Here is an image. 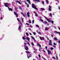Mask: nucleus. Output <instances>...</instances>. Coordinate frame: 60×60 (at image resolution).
<instances>
[{
  "label": "nucleus",
  "instance_id": "obj_1",
  "mask_svg": "<svg viewBox=\"0 0 60 60\" xmlns=\"http://www.w3.org/2000/svg\"><path fill=\"white\" fill-rule=\"evenodd\" d=\"M26 52L27 53V56L28 58H29L30 57H31L32 56L31 54H30V52L28 51H26L25 52Z\"/></svg>",
  "mask_w": 60,
  "mask_h": 60
},
{
  "label": "nucleus",
  "instance_id": "obj_2",
  "mask_svg": "<svg viewBox=\"0 0 60 60\" xmlns=\"http://www.w3.org/2000/svg\"><path fill=\"white\" fill-rule=\"evenodd\" d=\"M8 4H9L8 3H5L4 4V5H5V6L6 7H8V9L9 10V11H13V10H12V9L11 8H10L8 7V6L7 5H8Z\"/></svg>",
  "mask_w": 60,
  "mask_h": 60
},
{
  "label": "nucleus",
  "instance_id": "obj_3",
  "mask_svg": "<svg viewBox=\"0 0 60 60\" xmlns=\"http://www.w3.org/2000/svg\"><path fill=\"white\" fill-rule=\"evenodd\" d=\"M32 7L33 8H34L35 9H36V10H38V9L35 7V4H32Z\"/></svg>",
  "mask_w": 60,
  "mask_h": 60
},
{
  "label": "nucleus",
  "instance_id": "obj_4",
  "mask_svg": "<svg viewBox=\"0 0 60 60\" xmlns=\"http://www.w3.org/2000/svg\"><path fill=\"white\" fill-rule=\"evenodd\" d=\"M43 23L46 26H49V24L48 23V22L45 21L43 22Z\"/></svg>",
  "mask_w": 60,
  "mask_h": 60
},
{
  "label": "nucleus",
  "instance_id": "obj_5",
  "mask_svg": "<svg viewBox=\"0 0 60 60\" xmlns=\"http://www.w3.org/2000/svg\"><path fill=\"white\" fill-rule=\"evenodd\" d=\"M24 46L25 47V49L26 50H28V49H29L28 48V46L25 45H24Z\"/></svg>",
  "mask_w": 60,
  "mask_h": 60
},
{
  "label": "nucleus",
  "instance_id": "obj_6",
  "mask_svg": "<svg viewBox=\"0 0 60 60\" xmlns=\"http://www.w3.org/2000/svg\"><path fill=\"white\" fill-rule=\"evenodd\" d=\"M49 45H50V46H52V41L50 40H49Z\"/></svg>",
  "mask_w": 60,
  "mask_h": 60
},
{
  "label": "nucleus",
  "instance_id": "obj_7",
  "mask_svg": "<svg viewBox=\"0 0 60 60\" xmlns=\"http://www.w3.org/2000/svg\"><path fill=\"white\" fill-rule=\"evenodd\" d=\"M39 38L41 40H44L45 39V38L43 37H40Z\"/></svg>",
  "mask_w": 60,
  "mask_h": 60
},
{
  "label": "nucleus",
  "instance_id": "obj_8",
  "mask_svg": "<svg viewBox=\"0 0 60 60\" xmlns=\"http://www.w3.org/2000/svg\"><path fill=\"white\" fill-rule=\"evenodd\" d=\"M49 10L50 11H51V9H52V7H51V6H49Z\"/></svg>",
  "mask_w": 60,
  "mask_h": 60
},
{
  "label": "nucleus",
  "instance_id": "obj_9",
  "mask_svg": "<svg viewBox=\"0 0 60 60\" xmlns=\"http://www.w3.org/2000/svg\"><path fill=\"white\" fill-rule=\"evenodd\" d=\"M18 29H19V30L20 32H21V26L20 25L19 27L18 28Z\"/></svg>",
  "mask_w": 60,
  "mask_h": 60
},
{
  "label": "nucleus",
  "instance_id": "obj_10",
  "mask_svg": "<svg viewBox=\"0 0 60 60\" xmlns=\"http://www.w3.org/2000/svg\"><path fill=\"white\" fill-rule=\"evenodd\" d=\"M14 14H15V15H16V17H18V15L17 14V13H16V12H14Z\"/></svg>",
  "mask_w": 60,
  "mask_h": 60
},
{
  "label": "nucleus",
  "instance_id": "obj_11",
  "mask_svg": "<svg viewBox=\"0 0 60 60\" xmlns=\"http://www.w3.org/2000/svg\"><path fill=\"white\" fill-rule=\"evenodd\" d=\"M26 1L28 2L29 4H31V2H30V1L29 0H26Z\"/></svg>",
  "mask_w": 60,
  "mask_h": 60
},
{
  "label": "nucleus",
  "instance_id": "obj_12",
  "mask_svg": "<svg viewBox=\"0 0 60 60\" xmlns=\"http://www.w3.org/2000/svg\"><path fill=\"white\" fill-rule=\"evenodd\" d=\"M16 2L17 3H19V4H21V3L18 1H16Z\"/></svg>",
  "mask_w": 60,
  "mask_h": 60
},
{
  "label": "nucleus",
  "instance_id": "obj_13",
  "mask_svg": "<svg viewBox=\"0 0 60 60\" xmlns=\"http://www.w3.org/2000/svg\"><path fill=\"white\" fill-rule=\"evenodd\" d=\"M26 40H27L29 41H30V38L28 37H27L26 38Z\"/></svg>",
  "mask_w": 60,
  "mask_h": 60
},
{
  "label": "nucleus",
  "instance_id": "obj_14",
  "mask_svg": "<svg viewBox=\"0 0 60 60\" xmlns=\"http://www.w3.org/2000/svg\"><path fill=\"white\" fill-rule=\"evenodd\" d=\"M27 14L28 17H30V15H30V13H29V12H28L27 13Z\"/></svg>",
  "mask_w": 60,
  "mask_h": 60
},
{
  "label": "nucleus",
  "instance_id": "obj_15",
  "mask_svg": "<svg viewBox=\"0 0 60 60\" xmlns=\"http://www.w3.org/2000/svg\"><path fill=\"white\" fill-rule=\"evenodd\" d=\"M47 51L48 52V54H51V52H50V51H49V50H48Z\"/></svg>",
  "mask_w": 60,
  "mask_h": 60
},
{
  "label": "nucleus",
  "instance_id": "obj_16",
  "mask_svg": "<svg viewBox=\"0 0 60 60\" xmlns=\"http://www.w3.org/2000/svg\"><path fill=\"white\" fill-rule=\"evenodd\" d=\"M49 28H48L47 27H46L45 29V31H47V30H49Z\"/></svg>",
  "mask_w": 60,
  "mask_h": 60
},
{
  "label": "nucleus",
  "instance_id": "obj_17",
  "mask_svg": "<svg viewBox=\"0 0 60 60\" xmlns=\"http://www.w3.org/2000/svg\"><path fill=\"white\" fill-rule=\"evenodd\" d=\"M33 1H35L36 2V1H37V2H40V1L39 0H33Z\"/></svg>",
  "mask_w": 60,
  "mask_h": 60
},
{
  "label": "nucleus",
  "instance_id": "obj_18",
  "mask_svg": "<svg viewBox=\"0 0 60 60\" xmlns=\"http://www.w3.org/2000/svg\"><path fill=\"white\" fill-rule=\"evenodd\" d=\"M37 46H38H38H39V47H41V45H40L39 43H38L37 44Z\"/></svg>",
  "mask_w": 60,
  "mask_h": 60
},
{
  "label": "nucleus",
  "instance_id": "obj_19",
  "mask_svg": "<svg viewBox=\"0 0 60 60\" xmlns=\"http://www.w3.org/2000/svg\"><path fill=\"white\" fill-rule=\"evenodd\" d=\"M35 26H36V27H38L39 29H40V27H39V25H36Z\"/></svg>",
  "mask_w": 60,
  "mask_h": 60
},
{
  "label": "nucleus",
  "instance_id": "obj_20",
  "mask_svg": "<svg viewBox=\"0 0 60 60\" xmlns=\"http://www.w3.org/2000/svg\"><path fill=\"white\" fill-rule=\"evenodd\" d=\"M47 21H48V22H49H49H51V20H50L47 19Z\"/></svg>",
  "mask_w": 60,
  "mask_h": 60
},
{
  "label": "nucleus",
  "instance_id": "obj_21",
  "mask_svg": "<svg viewBox=\"0 0 60 60\" xmlns=\"http://www.w3.org/2000/svg\"><path fill=\"white\" fill-rule=\"evenodd\" d=\"M25 4H26V5H27V7L28 8V7H29V4H27V3H26V2H25Z\"/></svg>",
  "mask_w": 60,
  "mask_h": 60
},
{
  "label": "nucleus",
  "instance_id": "obj_22",
  "mask_svg": "<svg viewBox=\"0 0 60 60\" xmlns=\"http://www.w3.org/2000/svg\"><path fill=\"white\" fill-rule=\"evenodd\" d=\"M22 38L23 40H26V38H25L24 36H22Z\"/></svg>",
  "mask_w": 60,
  "mask_h": 60
},
{
  "label": "nucleus",
  "instance_id": "obj_23",
  "mask_svg": "<svg viewBox=\"0 0 60 60\" xmlns=\"http://www.w3.org/2000/svg\"><path fill=\"white\" fill-rule=\"evenodd\" d=\"M15 11H18V10L17 9V8L16 7L15 8Z\"/></svg>",
  "mask_w": 60,
  "mask_h": 60
},
{
  "label": "nucleus",
  "instance_id": "obj_24",
  "mask_svg": "<svg viewBox=\"0 0 60 60\" xmlns=\"http://www.w3.org/2000/svg\"><path fill=\"white\" fill-rule=\"evenodd\" d=\"M54 40H55L56 41H57V38H54Z\"/></svg>",
  "mask_w": 60,
  "mask_h": 60
},
{
  "label": "nucleus",
  "instance_id": "obj_25",
  "mask_svg": "<svg viewBox=\"0 0 60 60\" xmlns=\"http://www.w3.org/2000/svg\"><path fill=\"white\" fill-rule=\"evenodd\" d=\"M49 16H50L51 17H52V14H51V13H50V15H49Z\"/></svg>",
  "mask_w": 60,
  "mask_h": 60
},
{
  "label": "nucleus",
  "instance_id": "obj_26",
  "mask_svg": "<svg viewBox=\"0 0 60 60\" xmlns=\"http://www.w3.org/2000/svg\"><path fill=\"white\" fill-rule=\"evenodd\" d=\"M41 10H44L45 11V9H44V8H40Z\"/></svg>",
  "mask_w": 60,
  "mask_h": 60
},
{
  "label": "nucleus",
  "instance_id": "obj_27",
  "mask_svg": "<svg viewBox=\"0 0 60 60\" xmlns=\"http://www.w3.org/2000/svg\"><path fill=\"white\" fill-rule=\"evenodd\" d=\"M31 44L32 46H34V44L33 43V42H31Z\"/></svg>",
  "mask_w": 60,
  "mask_h": 60
},
{
  "label": "nucleus",
  "instance_id": "obj_28",
  "mask_svg": "<svg viewBox=\"0 0 60 60\" xmlns=\"http://www.w3.org/2000/svg\"><path fill=\"white\" fill-rule=\"evenodd\" d=\"M38 34H39L40 35H41V33L40 32H38Z\"/></svg>",
  "mask_w": 60,
  "mask_h": 60
},
{
  "label": "nucleus",
  "instance_id": "obj_29",
  "mask_svg": "<svg viewBox=\"0 0 60 60\" xmlns=\"http://www.w3.org/2000/svg\"><path fill=\"white\" fill-rule=\"evenodd\" d=\"M26 35L27 36H29V35L27 33H26Z\"/></svg>",
  "mask_w": 60,
  "mask_h": 60
},
{
  "label": "nucleus",
  "instance_id": "obj_30",
  "mask_svg": "<svg viewBox=\"0 0 60 60\" xmlns=\"http://www.w3.org/2000/svg\"><path fill=\"white\" fill-rule=\"evenodd\" d=\"M40 20L42 22H43V20L41 18H40Z\"/></svg>",
  "mask_w": 60,
  "mask_h": 60
},
{
  "label": "nucleus",
  "instance_id": "obj_31",
  "mask_svg": "<svg viewBox=\"0 0 60 60\" xmlns=\"http://www.w3.org/2000/svg\"><path fill=\"white\" fill-rule=\"evenodd\" d=\"M46 0V2L47 3V4H48V3H49V1H48V0Z\"/></svg>",
  "mask_w": 60,
  "mask_h": 60
},
{
  "label": "nucleus",
  "instance_id": "obj_32",
  "mask_svg": "<svg viewBox=\"0 0 60 60\" xmlns=\"http://www.w3.org/2000/svg\"><path fill=\"white\" fill-rule=\"evenodd\" d=\"M42 4L44 5V1H42Z\"/></svg>",
  "mask_w": 60,
  "mask_h": 60
},
{
  "label": "nucleus",
  "instance_id": "obj_33",
  "mask_svg": "<svg viewBox=\"0 0 60 60\" xmlns=\"http://www.w3.org/2000/svg\"><path fill=\"white\" fill-rule=\"evenodd\" d=\"M24 19V18H22V22H24V20H23V19Z\"/></svg>",
  "mask_w": 60,
  "mask_h": 60
},
{
  "label": "nucleus",
  "instance_id": "obj_34",
  "mask_svg": "<svg viewBox=\"0 0 60 60\" xmlns=\"http://www.w3.org/2000/svg\"><path fill=\"white\" fill-rule=\"evenodd\" d=\"M32 24H33L34 23V20H33L32 21Z\"/></svg>",
  "mask_w": 60,
  "mask_h": 60
},
{
  "label": "nucleus",
  "instance_id": "obj_35",
  "mask_svg": "<svg viewBox=\"0 0 60 60\" xmlns=\"http://www.w3.org/2000/svg\"><path fill=\"white\" fill-rule=\"evenodd\" d=\"M19 9H20V10H22V8H21V7H19Z\"/></svg>",
  "mask_w": 60,
  "mask_h": 60
},
{
  "label": "nucleus",
  "instance_id": "obj_36",
  "mask_svg": "<svg viewBox=\"0 0 60 60\" xmlns=\"http://www.w3.org/2000/svg\"><path fill=\"white\" fill-rule=\"evenodd\" d=\"M17 20H18V21L19 22H20V20H19V18L17 19Z\"/></svg>",
  "mask_w": 60,
  "mask_h": 60
},
{
  "label": "nucleus",
  "instance_id": "obj_37",
  "mask_svg": "<svg viewBox=\"0 0 60 60\" xmlns=\"http://www.w3.org/2000/svg\"><path fill=\"white\" fill-rule=\"evenodd\" d=\"M35 16H36V17H38V14H35Z\"/></svg>",
  "mask_w": 60,
  "mask_h": 60
},
{
  "label": "nucleus",
  "instance_id": "obj_38",
  "mask_svg": "<svg viewBox=\"0 0 60 60\" xmlns=\"http://www.w3.org/2000/svg\"><path fill=\"white\" fill-rule=\"evenodd\" d=\"M51 50H52V49H54V48L51 47L50 49Z\"/></svg>",
  "mask_w": 60,
  "mask_h": 60
},
{
  "label": "nucleus",
  "instance_id": "obj_39",
  "mask_svg": "<svg viewBox=\"0 0 60 60\" xmlns=\"http://www.w3.org/2000/svg\"><path fill=\"white\" fill-rule=\"evenodd\" d=\"M34 49L35 51H37V49H35V48H34Z\"/></svg>",
  "mask_w": 60,
  "mask_h": 60
},
{
  "label": "nucleus",
  "instance_id": "obj_40",
  "mask_svg": "<svg viewBox=\"0 0 60 60\" xmlns=\"http://www.w3.org/2000/svg\"><path fill=\"white\" fill-rule=\"evenodd\" d=\"M27 43L29 45V46H30V44L29 43V42H27Z\"/></svg>",
  "mask_w": 60,
  "mask_h": 60
},
{
  "label": "nucleus",
  "instance_id": "obj_41",
  "mask_svg": "<svg viewBox=\"0 0 60 60\" xmlns=\"http://www.w3.org/2000/svg\"><path fill=\"white\" fill-rule=\"evenodd\" d=\"M53 44L54 45H56V43L55 42H54L53 43Z\"/></svg>",
  "mask_w": 60,
  "mask_h": 60
},
{
  "label": "nucleus",
  "instance_id": "obj_42",
  "mask_svg": "<svg viewBox=\"0 0 60 60\" xmlns=\"http://www.w3.org/2000/svg\"><path fill=\"white\" fill-rule=\"evenodd\" d=\"M31 37L32 38L33 40H34V37H33L32 36H31Z\"/></svg>",
  "mask_w": 60,
  "mask_h": 60
},
{
  "label": "nucleus",
  "instance_id": "obj_43",
  "mask_svg": "<svg viewBox=\"0 0 60 60\" xmlns=\"http://www.w3.org/2000/svg\"><path fill=\"white\" fill-rule=\"evenodd\" d=\"M33 12H34V13H35V14H37V13L36 12H35V11H34Z\"/></svg>",
  "mask_w": 60,
  "mask_h": 60
},
{
  "label": "nucleus",
  "instance_id": "obj_44",
  "mask_svg": "<svg viewBox=\"0 0 60 60\" xmlns=\"http://www.w3.org/2000/svg\"><path fill=\"white\" fill-rule=\"evenodd\" d=\"M38 56H39V58H41V56L40 55H38Z\"/></svg>",
  "mask_w": 60,
  "mask_h": 60
},
{
  "label": "nucleus",
  "instance_id": "obj_45",
  "mask_svg": "<svg viewBox=\"0 0 60 60\" xmlns=\"http://www.w3.org/2000/svg\"><path fill=\"white\" fill-rule=\"evenodd\" d=\"M33 33L34 34V35H35V34H36V33L35 32H33Z\"/></svg>",
  "mask_w": 60,
  "mask_h": 60
},
{
  "label": "nucleus",
  "instance_id": "obj_46",
  "mask_svg": "<svg viewBox=\"0 0 60 60\" xmlns=\"http://www.w3.org/2000/svg\"><path fill=\"white\" fill-rule=\"evenodd\" d=\"M52 58H53V59H56V58H55L54 57H52Z\"/></svg>",
  "mask_w": 60,
  "mask_h": 60
},
{
  "label": "nucleus",
  "instance_id": "obj_47",
  "mask_svg": "<svg viewBox=\"0 0 60 60\" xmlns=\"http://www.w3.org/2000/svg\"><path fill=\"white\" fill-rule=\"evenodd\" d=\"M54 33H58V32H57L56 31H55L54 32Z\"/></svg>",
  "mask_w": 60,
  "mask_h": 60
},
{
  "label": "nucleus",
  "instance_id": "obj_48",
  "mask_svg": "<svg viewBox=\"0 0 60 60\" xmlns=\"http://www.w3.org/2000/svg\"><path fill=\"white\" fill-rule=\"evenodd\" d=\"M44 17L47 20V19H48L47 18V17H45V16H44Z\"/></svg>",
  "mask_w": 60,
  "mask_h": 60
},
{
  "label": "nucleus",
  "instance_id": "obj_49",
  "mask_svg": "<svg viewBox=\"0 0 60 60\" xmlns=\"http://www.w3.org/2000/svg\"><path fill=\"white\" fill-rule=\"evenodd\" d=\"M29 23H31V20H29Z\"/></svg>",
  "mask_w": 60,
  "mask_h": 60
},
{
  "label": "nucleus",
  "instance_id": "obj_50",
  "mask_svg": "<svg viewBox=\"0 0 60 60\" xmlns=\"http://www.w3.org/2000/svg\"><path fill=\"white\" fill-rule=\"evenodd\" d=\"M26 24L27 25H28V26L29 25V24H28V23H26Z\"/></svg>",
  "mask_w": 60,
  "mask_h": 60
},
{
  "label": "nucleus",
  "instance_id": "obj_51",
  "mask_svg": "<svg viewBox=\"0 0 60 60\" xmlns=\"http://www.w3.org/2000/svg\"><path fill=\"white\" fill-rule=\"evenodd\" d=\"M42 58H43V59H44V60H46V59H45V58H44L43 57H42Z\"/></svg>",
  "mask_w": 60,
  "mask_h": 60
},
{
  "label": "nucleus",
  "instance_id": "obj_52",
  "mask_svg": "<svg viewBox=\"0 0 60 60\" xmlns=\"http://www.w3.org/2000/svg\"><path fill=\"white\" fill-rule=\"evenodd\" d=\"M52 46L53 47H54V48H56V46H55V45H53Z\"/></svg>",
  "mask_w": 60,
  "mask_h": 60
},
{
  "label": "nucleus",
  "instance_id": "obj_53",
  "mask_svg": "<svg viewBox=\"0 0 60 60\" xmlns=\"http://www.w3.org/2000/svg\"><path fill=\"white\" fill-rule=\"evenodd\" d=\"M22 16H23V17H25V15L24 14H23V15H22Z\"/></svg>",
  "mask_w": 60,
  "mask_h": 60
},
{
  "label": "nucleus",
  "instance_id": "obj_54",
  "mask_svg": "<svg viewBox=\"0 0 60 60\" xmlns=\"http://www.w3.org/2000/svg\"><path fill=\"white\" fill-rule=\"evenodd\" d=\"M56 59L57 60H58V57H57V56H56Z\"/></svg>",
  "mask_w": 60,
  "mask_h": 60
},
{
  "label": "nucleus",
  "instance_id": "obj_55",
  "mask_svg": "<svg viewBox=\"0 0 60 60\" xmlns=\"http://www.w3.org/2000/svg\"><path fill=\"white\" fill-rule=\"evenodd\" d=\"M45 48H46V49L47 50V48H48V47L47 46H46L45 47Z\"/></svg>",
  "mask_w": 60,
  "mask_h": 60
},
{
  "label": "nucleus",
  "instance_id": "obj_56",
  "mask_svg": "<svg viewBox=\"0 0 60 60\" xmlns=\"http://www.w3.org/2000/svg\"><path fill=\"white\" fill-rule=\"evenodd\" d=\"M52 23H54V21H52Z\"/></svg>",
  "mask_w": 60,
  "mask_h": 60
},
{
  "label": "nucleus",
  "instance_id": "obj_57",
  "mask_svg": "<svg viewBox=\"0 0 60 60\" xmlns=\"http://www.w3.org/2000/svg\"><path fill=\"white\" fill-rule=\"evenodd\" d=\"M58 8H59V10H60V7H59V6L58 7Z\"/></svg>",
  "mask_w": 60,
  "mask_h": 60
},
{
  "label": "nucleus",
  "instance_id": "obj_58",
  "mask_svg": "<svg viewBox=\"0 0 60 60\" xmlns=\"http://www.w3.org/2000/svg\"><path fill=\"white\" fill-rule=\"evenodd\" d=\"M24 44L25 45V46H26V43H24Z\"/></svg>",
  "mask_w": 60,
  "mask_h": 60
},
{
  "label": "nucleus",
  "instance_id": "obj_59",
  "mask_svg": "<svg viewBox=\"0 0 60 60\" xmlns=\"http://www.w3.org/2000/svg\"><path fill=\"white\" fill-rule=\"evenodd\" d=\"M58 43H60V40L58 41Z\"/></svg>",
  "mask_w": 60,
  "mask_h": 60
},
{
  "label": "nucleus",
  "instance_id": "obj_60",
  "mask_svg": "<svg viewBox=\"0 0 60 60\" xmlns=\"http://www.w3.org/2000/svg\"><path fill=\"white\" fill-rule=\"evenodd\" d=\"M30 26L31 27H32V28H33V26H32L31 25H30Z\"/></svg>",
  "mask_w": 60,
  "mask_h": 60
},
{
  "label": "nucleus",
  "instance_id": "obj_61",
  "mask_svg": "<svg viewBox=\"0 0 60 60\" xmlns=\"http://www.w3.org/2000/svg\"><path fill=\"white\" fill-rule=\"evenodd\" d=\"M21 14H22V15H23V14H23V12H22L21 13Z\"/></svg>",
  "mask_w": 60,
  "mask_h": 60
},
{
  "label": "nucleus",
  "instance_id": "obj_62",
  "mask_svg": "<svg viewBox=\"0 0 60 60\" xmlns=\"http://www.w3.org/2000/svg\"><path fill=\"white\" fill-rule=\"evenodd\" d=\"M34 41H36V40H35V39H34Z\"/></svg>",
  "mask_w": 60,
  "mask_h": 60
},
{
  "label": "nucleus",
  "instance_id": "obj_63",
  "mask_svg": "<svg viewBox=\"0 0 60 60\" xmlns=\"http://www.w3.org/2000/svg\"><path fill=\"white\" fill-rule=\"evenodd\" d=\"M30 33V35H32V34H31V33Z\"/></svg>",
  "mask_w": 60,
  "mask_h": 60
},
{
  "label": "nucleus",
  "instance_id": "obj_64",
  "mask_svg": "<svg viewBox=\"0 0 60 60\" xmlns=\"http://www.w3.org/2000/svg\"><path fill=\"white\" fill-rule=\"evenodd\" d=\"M29 30H31V29L29 28Z\"/></svg>",
  "mask_w": 60,
  "mask_h": 60
}]
</instances>
